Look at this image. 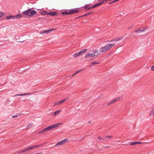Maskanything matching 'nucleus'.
I'll list each match as a JSON object with an SVG mask.
<instances>
[{
    "instance_id": "obj_1",
    "label": "nucleus",
    "mask_w": 154,
    "mask_h": 154,
    "mask_svg": "<svg viewBox=\"0 0 154 154\" xmlns=\"http://www.w3.org/2000/svg\"><path fill=\"white\" fill-rule=\"evenodd\" d=\"M115 44L112 43L107 44L101 48L100 49V51L101 53L105 52L110 49L112 47L115 46Z\"/></svg>"
},
{
    "instance_id": "obj_2",
    "label": "nucleus",
    "mask_w": 154,
    "mask_h": 154,
    "mask_svg": "<svg viewBox=\"0 0 154 154\" xmlns=\"http://www.w3.org/2000/svg\"><path fill=\"white\" fill-rule=\"evenodd\" d=\"M62 123H57L51 125L43 129L45 133L47 132L48 131H51V130L59 127V125H60Z\"/></svg>"
},
{
    "instance_id": "obj_3",
    "label": "nucleus",
    "mask_w": 154,
    "mask_h": 154,
    "mask_svg": "<svg viewBox=\"0 0 154 154\" xmlns=\"http://www.w3.org/2000/svg\"><path fill=\"white\" fill-rule=\"evenodd\" d=\"M42 146V145L41 144V145H38L34 146H31L29 147L28 148L24 149L23 150L20 151V152H19L18 153L19 154V153H24L25 152L27 151H28L30 149H35L37 147H39L40 146Z\"/></svg>"
},
{
    "instance_id": "obj_4",
    "label": "nucleus",
    "mask_w": 154,
    "mask_h": 154,
    "mask_svg": "<svg viewBox=\"0 0 154 154\" xmlns=\"http://www.w3.org/2000/svg\"><path fill=\"white\" fill-rule=\"evenodd\" d=\"M87 49H84L83 51H81L75 54H74L73 56L74 57H75L77 56H79L80 55H83L85 53V52L87 51Z\"/></svg>"
},
{
    "instance_id": "obj_5",
    "label": "nucleus",
    "mask_w": 154,
    "mask_h": 154,
    "mask_svg": "<svg viewBox=\"0 0 154 154\" xmlns=\"http://www.w3.org/2000/svg\"><path fill=\"white\" fill-rule=\"evenodd\" d=\"M31 9L30 8L29 9L26 11H23L22 13L24 15H26V16L27 17H29V15L30 13V11L31 10Z\"/></svg>"
},
{
    "instance_id": "obj_6",
    "label": "nucleus",
    "mask_w": 154,
    "mask_h": 154,
    "mask_svg": "<svg viewBox=\"0 0 154 154\" xmlns=\"http://www.w3.org/2000/svg\"><path fill=\"white\" fill-rule=\"evenodd\" d=\"M122 38L123 37L122 36H120L119 38L113 39L111 40L107 41V42H112L118 41L119 40L122 39Z\"/></svg>"
},
{
    "instance_id": "obj_7",
    "label": "nucleus",
    "mask_w": 154,
    "mask_h": 154,
    "mask_svg": "<svg viewBox=\"0 0 154 154\" xmlns=\"http://www.w3.org/2000/svg\"><path fill=\"white\" fill-rule=\"evenodd\" d=\"M70 10L71 15H72L75 13H78L79 11V10L75 8L71 9Z\"/></svg>"
},
{
    "instance_id": "obj_8",
    "label": "nucleus",
    "mask_w": 154,
    "mask_h": 154,
    "mask_svg": "<svg viewBox=\"0 0 154 154\" xmlns=\"http://www.w3.org/2000/svg\"><path fill=\"white\" fill-rule=\"evenodd\" d=\"M95 56V55H94L93 54V53H89L85 55V58H87L88 57H93Z\"/></svg>"
},
{
    "instance_id": "obj_9",
    "label": "nucleus",
    "mask_w": 154,
    "mask_h": 154,
    "mask_svg": "<svg viewBox=\"0 0 154 154\" xmlns=\"http://www.w3.org/2000/svg\"><path fill=\"white\" fill-rule=\"evenodd\" d=\"M37 13V12L35 10H32L31 11H30L29 14V17H30L32 16H33L35 14H36Z\"/></svg>"
},
{
    "instance_id": "obj_10",
    "label": "nucleus",
    "mask_w": 154,
    "mask_h": 154,
    "mask_svg": "<svg viewBox=\"0 0 154 154\" xmlns=\"http://www.w3.org/2000/svg\"><path fill=\"white\" fill-rule=\"evenodd\" d=\"M68 141V139H66L62 140V141L58 142V143H57L56 144V146H57V145L64 144L66 143V141Z\"/></svg>"
},
{
    "instance_id": "obj_11",
    "label": "nucleus",
    "mask_w": 154,
    "mask_h": 154,
    "mask_svg": "<svg viewBox=\"0 0 154 154\" xmlns=\"http://www.w3.org/2000/svg\"><path fill=\"white\" fill-rule=\"evenodd\" d=\"M146 29L145 28H141V29H139L138 30H135V32L137 33H140L145 31Z\"/></svg>"
},
{
    "instance_id": "obj_12",
    "label": "nucleus",
    "mask_w": 154,
    "mask_h": 154,
    "mask_svg": "<svg viewBox=\"0 0 154 154\" xmlns=\"http://www.w3.org/2000/svg\"><path fill=\"white\" fill-rule=\"evenodd\" d=\"M141 142H132L130 143V145L131 146H134L137 144H141Z\"/></svg>"
},
{
    "instance_id": "obj_13",
    "label": "nucleus",
    "mask_w": 154,
    "mask_h": 154,
    "mask_svg": "<svg viewBox=\"0 0 154 154\" xmlns=\"http://www.w3.org/2000/svg\"><path fill=\"white\" fill-rule=\"evenodd\" d=\"M31 94V93H24V94H17L14 95V97H16L17 96H23L26 95H30Z\"/></svg>"
},
{
    "instance_id": "obj_14",
    "label": "nucleus",
    "mask_w": 154,
    "mask_h": 154,
    "mask_svg": "<svg viewBox=\"0 0 154 154\" xmlns=\"http://www.w3.org/2000/svg\"><path fill=\"white\" fill-rule=\"evenodd\" d=\"M93 53V54L95 55V56H97L99 54L98 50L97 49L94 50Z\"/></svg>"
},
{
    "instance_id": "obj_15",
    "label": "nucleus",
    "mask_w": 154,
    "mask_h": 154,
    "mask_svg": "<svg viewBox=\"0 0 154 154\" xmlns=\"http://www.w3.org/2000/svg\"><path fill=\"white\" fill-rule=\"evenodd\" d=\"M57 14V12L55 11H52L49 12L48 13V14L50 16H54Z\"/></svg>"
},
{
    "instance_id": "obj_16",
    "label": "nucleus",
    "mask_w": 154,
    "mask_h": 154,
    "mask_svg": "<svg viewBox=\"0 0 154 154\" xmlns=\"http://www.w3.org/2000/svg\"><path fill=\"white\" fill-rule=\"evenodd\" d=\"M54 30V29H50L47 30H43L42 33H48L50 32H51L52 30Z\"/></svg>"
},
{
    "instance_id": "obj_17",
    "label": "nucleus",
    "mask_w": 154,
    "mask_h": 154,
    "mask_svg": "<svg viewBox=\"0 0 154 154\" xmlns=\"http://www.w3.org/2000/svg\"><path fill=\"white\" fill-rule=\"evenodd\" d=\"M60 111H61L60 110H57L55 112H54L52 113L51 114V116H56L57 114H58L59 113V112H60Z\"/></svg>"
},
{
    "instance_id": "obj_18",
    "label": "nucleus",
    "mask_w": 154,
    "mask_h": 154,
    "mask_svg": "<svg viewBox=\"0 0 154 154\" xmlns=\"http://www.w3.org/2000/svg\"><path fill=\"white\" fill-rule=\"evenodd\" d=\"M91 8H92V7H90V5H86L84 7V9L86 10H88Z\"/></svg>"
},
{
    "instance_id": "obj_19",
    "label": "nucleus",
    "mask_w": 154,
    "mask_h": 154,
    "mask_svg": "<svg viewBox=\"0 0 154 154\" xmlns=\"http://www.w3.org/2000/svg\"><path fill=\"white\" fill-rule=\"evenodd\" d=\"M121 98V97H118L117 98H116L114 99V100H113L111 101H112V103H113L119 100H120Z\"/></svg>"
},
{
    "instance_id": "obj_20",
    "label": "nucleus",
    "mask_w": 154,
    "mask_h": 154,
    "mask_svg": "<svg viewBox=\"0 0 154 154\" xmlns=\"http://www.w3.org/2000/svg\"><path fill=\"white\" fill-rule=\"evenodd\" d=\"M14 16L13 15H11L10 16H7L6 17L7 20H9L10 19H14Z\"/></svg>"
},
{
    "instance_id": "obj_21",
    "label": "nucleus",
    "mask_w": 154,
    "mask_h": 154,
    "mask_svg": "<svg viewBox=\"0 0 154 154\" xmlns=\"http://www.w3.org/2000/svg\"><path fill=\"white\" fill-rule=\"evenodd\" d=\"M21 17L22 16L21 15L18 14L16 15V16H14V19H16Z\"/></svg>"
},
{
    "instance_id": "obj_22",
    "label": "nucleus",
    "mask_w": 154,
    "mask_h": 154,
    "mask_svg": "<svg viewBox=\"0 0 154 154\" xmlns=\"http://www.w3.org/2000/svg\"><path fill=\"white\" fill-rule=\"evenodd\" d=\"M90 14V13H88L85 14L83 15L80 16L79 17H78L76 18H75V19H78V18H79L81 17H83L85 16L88 15H89V14Z\"/></svg>"
},
{
    "instance_id": "obj_23",
    "label": "nucleus",
    "mask_w": 154,
    "mask_h": 154,
    "mask_svg": "<svg viewBox=\"0 0 154 154\" xmlns=\"http://www.w3.org/2000/svg\"><path fill=\"white\" fill-rule=\"evenodd\" d=\"M149 115V116H151L154 115V108L152 109V110L150 112Z\"/></svg>"
},
{
    "instance_id": "obj_24",
    "label": "nucleus",
    "mask_w": 154,
    "mask_h": 154,
    "mask_svg": "<svg viewBox=\"0 0 154 154\" xmlns=\"http://www.w3.org/2000/svg\"><path fill=\"white\" fill-rule=\"evenodd\" d=\"M99 62H93L90 64V65H89V66L91 67V66H93L95 64H99Z\"/></svg>"
},
{
    "instance_id": "obj_25",
    "label": "nucleus",
    "mask_w": 154,
    "mask_h": 154,
    "mask_svg": "<svg viewBox=\"0 0 154 154\" xmlns=\"http://www.w3.org/2000/svg\"><path fill=\"white\" fill-rule=\"evenodd\" d=\"M41 13L42 14L47 15L48 14V13L46 11H42L41 12Z\"/></svg>"
},
{
    "instance_id": "obj_26",
    "label": "nucleus",
    "mask_w": 154,
    "mask_h": 154,
    "mask_svg": "<svg viewBox=\"0 0 154 154\" xmlns=\"http://www.w3.org/2000/svg\"><path fill=\"white\" fill-rule=\"evenodd\" d=\"M100 5V4H99V3H98L94 5L93 6H92V8H95V7H97Z\"/></svg>"
},
{
    "instance_id": "obj_27",
    "label": "nucleus",
    "mask_w": 154,
    "mask_h": 154,
    "mask_svg": "<svg viewBox=\"0 0 154 154\" xmlns=\"http://www.w3.org/2000/svg\"><path fill=\"white\" fill-rule=\"evenodd\" d=\"M64 101H65V100H62L58 102L59 104H60L63 103Z\"/></svg>"
},
{
    "instance_id": "obj_28",
    "label": "nucleus",
    "mask_w": 154,
    "mask_h": 154,
    "mask_svg": "<svg viewBox=\"0 0 154 154\" xmlns=\"http://www.w3.org/2000/svg\"><path fill=\"white\" fill-rule=\"evenodd\" d=\"M98 138L100 140H103V141H104L106 139L105 137L103 138L100 137V136L98 137Z\"/></svg>"
},
{
    "instance_id": "obj_29",
    "label": "nucleus",
    "mask_w": 154,
    "mask_h": 154,
    "mask_svg": "<svg viewBox=\"0 0 154 154\" xmlns=\"http://www.w3.org/2000/svg\"><path fill=\"white\" fill-rule=\"evenodd\" d=\"M61 14L63 15H67V12H66V11H64V12H62L61 13Z\"/></svg>"
},
{
    "instance_id": "obj_30",
    "label": "nucleus",
    "mask_w": 154,
    "mask_h": 154,
    "mask_svg": "<svg viewBox=\"0 0 154 154\" xmlns=\"http://www.w3.org/2000/svg\"><path fill=\"white\" fill-rule=\"evenodd\" d=\"M105 1H106L105 0H102V1H101L99 3V4H100V5H101L102 4L104 3Z\"/></svg>"
},
{
    "instance_id": "obj_31",
    "label": "nucleus",
    "mask_w": 154,
    "mask_h": 154,
    "mask_svg": "<svg viewBox=\"0 0 154 154\" xmlns=\"http://www.w3.org/2000/svg\"><path fill=\"white\" fill-rule=\"evenodd\" d=\"M44 133L43 129L42 131H39L38 133L39 134H41L42 133Z\"/></svg>"
},
{
    "instance_id": "obj_32",
    "label": "nucleus",
    "mask_w": 154,
    "mask_h": 154,
    "mask_svg": "<svg viewBox=\"0 0 154 154\" xmlns=\"http://www.w3.org/2000/svg\"><path fill=\"white\" fill-rule=\"evenodd\" d=\"M21 115V114H20L19 115H16L15 116H12V117L13 118H15L16 117H17L18 116H20Z\"/></svg>"
},
{
    "instance_id": "obj_33",
    "label": "nucleus",
    "mask_w": 154,
    "mask_h": 154,
    "mask_svg": "<svg viewBox=\"0 0 154 154\" xmlns=\"http://www.w3.org/2000/svg\"><path fill=\"white\" fill-rule=\"evenodd\" d=\"M67 15H71L70 10H69V12H67Z\"/></svg>"
},
{
    "instance_id": "obj_34",
    "label": "nucleus",
    "mask_w": 154,
    "mask_h": 154,
    "mask_svg": "<svg viewBox=\"0 0 154 154\" xmlns=\"http://www.w3.org/2000/svg\"><path fill=\"white\" fill-rule=\"evenodd\" d=\"M112 104V101H111L110 102L107 103V105L108 106H109V105H111Z\"/></svg>"
},
{
    "instance_id": "obj_35",
    "label": "nucleus",
    "mask_w": 154,
    "mask_h": 154,
    "mask_svg": "<svg viewBox=\"0 0 154 154\" xmlns=\"http://www.w3.org/2000/svg\"><path fill=\"white\" fill-rule=\"evenodd\" d=\"M151 69L152 71H154V65L151 66Z\"/></svg>"
},
{
    "instance_id": "obj_36",
    "label": "nucleus",
    "mask_w": 154,
    "mask_h": 154,
    "mask_svg": "<svg viewBox=\"0 0 154 154\" xmlns=\"http://www.w3.org/2000/svg\"><path fill=\"white\" fill-rule=\"evenodd\" d=\"M112 137V136H106L105 137V138H111V137Z\"/></svg>"
},
{
    "instance_id": "obj_37",
    "label": "nucleus",
    "mask_w": 154,
    "mask_h": 154,
    "mask_svg": "<svg viewBox=\"0 0 154 154\" xmlns=\"http://www.w3.org/2000/svg\"><path fill=\"white\" fill-rule=\"evenodd\" d=\"M3 15V13L2 12H0V17H2Z\"/></svg>"
},
{
    "instance_id": "obj_38",
    "label": "nucleus",
    "mask_w": 154,
    "mask_h": 154,
    "mask_svg": "<svg viewBox=\"0 0 154 154\" xmlns=\"http://www.w3.org/2000/svg\"><path fill=\"white\" fill-rule=\"evenodd\" d=\"M58 102H55V103H54V106H55L56 105H58Z\"/></svg>"
},
{
    "instance_id": "obj_39",
    "label": "nucleus",
    "mask_w": 154,
    "mask_h": 154,
    "mask_svg": "<svg viewBox=\"0 0 154 154\" xmlns=\"http://www.w3.org/2000/svg\"><path fill=\"white\" fill-rule=\"evenodd\" d=\"M80 72V71H79V70L75 72V73L77 74V73H79Z\"/></svg>"
},
{
    "instance_id": "obj_40",
    "label": "nucleus",
    "mask_w": 154,
    "mask_h": 154,
    "mask_svg": "<svg viewBox=\"0 0 154 154\" xmlns=\"http://www.w3.org/2000/svg\"><path fill=\"white\" fill-rule=\"evenodd\" d=\"M133 26H131V27H129L128 28V29H130Z\"/></svg>"
},
{
    "instance_id": "obj_41",
    "label": "nucleus",
    "mask_w": 154,
    "mask_h": 154,
    "mask_svg": "<svg viewBox=\"0 0 154 154\" xmlns=\"http://www.w3.org/2000/svg\"><path fill=\"white\" fill-rule=\"evenodd\" d=\"M85 68H84L83 69H81L79 70V71H80V72L81 71L84 70H85Z\"/></svg>"
},
{
    "instance_id": "obj_42",
    "label": "nucleus",
    "mask_w": 154,
    "mask_h": 154,
    "mask_svg": "<svg viewBox=\"0 0 154 154\" xmlns=\"http://www.w3.org/2000/svg\"><path fill=\"white\" fill-rule=\"evenodd\" d=\"M76 74L75 72V73H74L73 74H72V76L73 77V76H74Z\"/></svg>"
},
{
    "instance_id": "obj_43",
    "label": "nucleus",
    "mask_w": 154,
    "mask_h": 154,
    "mask_svg": "<svg viewBox=\"0 0 154 154\" xmlns=\"http://www.w3.org/2000/svg\"><path fill=\"white\" fill-rule=\"evenodd\" d=\"M105 147V148H109V147H110V146H106Z\"/></svg>"
},
{
    "instance_id": "obj_44",
    "label": "nucleus",
    "mask_w": 154,
    "mask_h": 154,
    "mask_svg": "<svg viewBox=\"0 0 154 154\" xmlns=\"http://www.w3.org/2000/svg\"><path fill=\"white\" fill-rule=\"evenodd\" d=\"M112 3H113L112 2H109V4H112Z\"/></svg>"
},
{
    "instance_id": "obj_45",
    "label": "nucleus",
    "mask_w": 154,
    "mask_h": 154,
    "mask_svg": "<svg viewBox=\"0 0 154 154\" xmlns=\"http://www.w3.org/2000/svg\"><path fill=\"white\" fill-rule=\"evenodd\" d=\"M68 99V98H66L64 99L63 100H65V101H66V100H67V99Z\"/></svg>"
},
{
    "instance_id": "obj_46",
    "label": "nucleus",
    "mask_w": 154,
    "mask_h": 154,
    "mask_svg": "<svg viewBox=\"0 0 154 154\" xmlns=\"http://www.w3.org/2000/svg\"><path fill=\"white\" fill-rule=\"evenodd\" d=\"M115 2H116L115 0H114L112 2L113 3H115Z\"/></svg>"
},
{
    "instance_id": "obj_47",
    "label": "nucleus",
    "mask_w": 154,
    "mask_h": 154,
    "mask_svg": "<svg viewBox=\"0 0 154 154\" xmlns=\"http://www.w3.org/2000/svg\"><path fill=\"white\" fill-rule=\"evenodd\" d=\"M93 12L92 11H91V12H90V14L91 13H92Z\"/></svg>"
},
{
    "instance_id": "obj_48",
    "label": "nucleus",
    "mask_w": 154,
    "mask_h": 154,
    "mask_svg": "<svg viewBox=\"0 0 154 154\" xmlns=\"http://www.w3.org/2000/svg\"><path fill=\"white\" fill-rule=\"evenodd\" d=\"M37 92V91H35V92H33L34 93H35Z\"/></svg>"
},
{
    "instance_id": "obj_49",
    "label": "nucleus",
    "mask_w": 154,
    "mask_h": 154,
    "mask_svg": "<svg viewBox=\"0 0 154 154\" xmlns=\"http://www.w3.org/2000/svg\"><path fill=\"white\" fill-rule=\"evenodd\" d=\"M30 126H31V125H29V127Z\"/></svg>"
}]
</instances>
